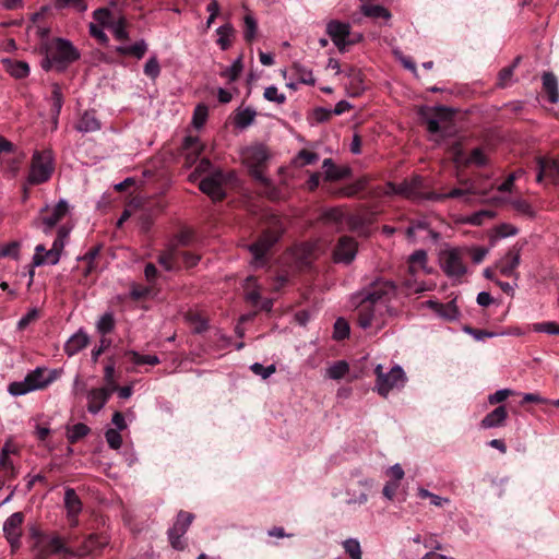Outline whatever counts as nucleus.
<instances>
[{
  "mask_svg": "<svg viewBox=\"0 0 559 559\" xmlns=\"http://www.w3.org/2000/svg\"><path fill=\"white\" fill-rule=\"evenodd\" d=\"M508 418V411L504 405L496 407L488 413L480 421V426L485 429L497 428L503 426Z\"/></svg>",
  "mask_w": 559,
  "mask_h": 559,
  "instance_id": "4be33fe9",
  "label": "nucleus"
},
{
  "mask_svg": "<svg viewBox=\"0 0 559 559\" xmlns=\"http://www.w3.org/2000/svg\"><path fill=\"white\" fill-rule=\"evenodd\" d=\"M207 107L203 104L198 105L194 108L193 117H192V123L195 128H201L206 121L207 118Z\"/></svg>",
  "mask_w": 559,
  "mask_h": 559,
  "instance_id": "13d9d810",
  "label": "nucleus"
},
{
  "mask_svg": "<svg viewBox=\"0 0 559 559\" xmlns=\"http://www.w3.org/2000/svg\"><path fill=\"white\" fill-rule=\"evenodd\" d=\"M178 249L170 246L159 255L158 263L167 271H171L177 266Z\"/></svg>",
  "mask_w": 559,
  "mask_h": 559,
  "instance_id": "473e14b6",
  "label": "nucleus"
},
{
  "mask_svg": "<svg viewBox=\"0 0 559 559\" xmlns=\"http://www.w3.org/2000/svg\"><path fill=\"white\" fill-rule=\"evenodd\" d=\"M349 335V325L343 318H338L334 323L333 337L337 341L344 340Z\"/></svg>",
  "mask_w": 559,
  "mask_h": 559,
  "instance_id": "4d7b16f0",
  "label": "nucleus"
},
{
  "mask_svg": "<svg viewBox=\"0 0 559 559\" xmlns=\"http://www.w3.org/2000/svg\"><path fill=\"white\" fill-rule=\"evenodd\" d=\"M258 31V24L255 19L251 14H247L243 17V38L246 41L251 43Z\"/></svg>",
  "mask_w": 559,
  "mask_h": 559,
  "instance_id": "37998d69",
  "label": "nucleus"
},
{
  "mask_svg": "<svg viewBox=\"0 0 559 559\" xmlns=\"http://www.w3.org/2000/svg\"><path fill=\"white\" fill-rule=\"evenodd\" d=\"M91 429L87 425L79 423L68 428L67 438L70 443H75L80 439L84 438L90 433Z\"/></svg>",
  "mask_w": 559,
  "mask_h": 559,
  "instance_id": "58836bf2",
  "label": "nucleus"
},
{
  "mask_svg": "<svg viewBox=\"0 0 559 559\" xmlns=\"http://www.w3.org/2000/svg\"><path fill=\"white\" fill-rule=\"evenodd\" d=\"M242 56H239L231 66L227 67L221 72V76L227 79L229 82L236 81L242 72Z\"/></svg>",
  "mask_w": 559,
  "mask_h": 559,
  "instance_id": "ea45409f",
  "label": "nucleus"
},
{
  "mask_svg": "<svg viewBox=\"0 0 559 559\" xmlns=\"http://www.w3.org/2000/svg\"><path fill=\"white\" fill-rule=\"evenodd\" d=\"M82 501L73 488H66L64 491V508L67 516L79 515L82 511Z\"/></svg>",
  "mask_w": 559,
  "mask_h": 559,
  "instance_id": "bb28decb",
  "label": "nucleus"
},
{
  "mask_svg": "<svg viewBox=\"0 0 559 559\" xmlns=\"http://www.w3.org/2000/svg\"><path fill=\"white\" fill-rule=\"evenodd\" d=\"M97 331L102 335L110 333L115 328V319L111 312L104 313L96 324Z\"/></svg>",
  "mask_w": 559,
  "mask_h": 559,
  "instance_id": "a18cd8bd",
  "label": "nucleus"
},
{
  "mask_svg": "<svg viewBox=\"0 0 559 559\" xmlns=\"http://www.w3.org/2000/svg\"><path fill=\"white\" fill-rule=\"evenodd\" d=\"M186 319L194 333H202L209 328L207 320L199 313H189L186 316Z\"/></svg>",
  "mask_w": 559,
  "mask_h": 559,
  "instance_id": "c03bdc74",
  "label": "nucleus"
},
{
  "mask_svg": "<svg viewBox=\"0 0 559 559\" xmlns=\"http://www.w3.org/2000/svg\"><path fill=\"white\" fill-rule=\"evenodd\" d=\"M368 223L367 215L364 213L349 214L345 217V224L350 230H358Z\"/></svg>",
  "mask_w": 559,
  "mask_h": 559,
  "instance_id": "49530a36",
  "label": "nucleus"
},
{
  "mask_svg": "<svg viewBox=\"0 0 559 559\" xmlns=\"http://www.w3.org/2000/svg\"><path fill=\"white\" fill-rule=\"evenodd\" d=\"M255 118V111L251 108L238 110L235 117V124L240 129L249 127Z\"/></svg>",
  "mask_w": 559,
  "mask_h": 559,
  "instance_id": "a19ab883",
  "label": "nucleus"
},
{
  "mask_svg": "<svg viewBox=\"0 0 559 559\" xmlns=\"http://www.w3.org/2000/svg\"><path fill=\"white\" fill-rule=\"evenodd\" d=\"M194 515L187 511H179L174 525L168 530L167 535L171 547L176 550H183L186 542L182 539L190 527Z\"/></svg>",
  "mask_w": 559,
  "mask_h": 559,
  "instance_id": "9d476101",
  "label": "nucleus"
},
{
  "mask_svg": "<svg viewBox=\"0 0 559 559\" xmlns=\"http://www.w3.org/2000/svg\"><path fill=\"white\" fill-rule=\"evenodd\" d=\"M55 170L53 155L50 150L35 151L32 156L25 185L37 186L47 182Z\"/></svg>",
  "mask_w": 559,
  "mask_h": 559,
  "instance_id": "7ed1b4c3",
  "label": "nucleus"
},
{
  "mask_svg": "<svg viewBox=\"0 0 559 559\" xmlns=\"http://www.w3.org/2000/svg\"><path fill=\"white\" fill-rule=\"evenodd\" d=\"M45 52L51 56V59L57 61V69L63 70L68 64L74 62L80 58V52L72 45V43L64 38H55L45 44Z\"/></svg>",
  "mask_w": 559,
  "mask_h": 559,
  "instance_id": "39448f33",
  "label": "nucleus"
},
{
  "mask_svg": "<svg viewBox=\"0 0 559 559\" xmlns=\"http://www.w3.org/2000/svg\"><path fill=\"white\" fill-rule=\"evenodd\" d=\"M292 71L294 72L299 83L314 85L316 79L311 69L299 62H295L292 67Z\"/></svg>",
  "mask_w": 559,
  "mask_h": 559,
  "instance_id": "72a5a7b5",
  "label": "nucleus"
},
{
  "mask_svg": "<svg viewBox=\"0 0 559 559\" xmlns=\"http://www.w3.org/2000/svg\"><path fill=\"white\" fill-rule=\"evenodd\" d=\"M146 50H147V44L143 39L134 43L133 45L118 46L116 48V51L119 55L133 56L136 59H142L144 57Z\"/></svg>",
  "mask_w": 559,
  "mask_h": 559,
  "instance_id": "2f4dec72",
  "label": "nucleus"
},
{
  "mask_svg": "<svg viewBox=\"0 0 559 559\" xmlns=\"http://www.w3.org/2000/svg\"><path fill=\"white\" fill-rule=\"evenodd\" d=\"M374 373L377 376L376 390L383 397H386L392 390L403 388L406 382L405 372L400 366H394L389 372H383L382 365H377Z\"/></svg>",
  "mask_w": 559,
  "mask_h": 559,
  "instance_id": "0eeeda50",
  "label": "nucleus"
},
{
  "mask_svg": "<svg viewBox=\"0 0 559 559\" xmlns=\"http://www.w3.org/2000/svg\"><path fill=\"white\" fill-rule=\"evenodd\" d=\"M383 309L373 306L372 304L360 300L357 309V323L366 330L369 328L381 329L383 320L381 319V311Z\"/></svg>",
  "mask_w": 559,
  "mask_h": 559,
  "instance_id": "ddd939ff",
  "label": "nucleus"
},
{
  "mask_svg": "<svg viewBox=\"0 0 559 559\" xmlns=\"http://www.w3.org/2000/svg\"><path fill=\"white\" fill-rule=\"evenodd\" d=\"M50 249L47 250L44 245H37L35 248V253L33 255V265L40 266L45 264L56 265L60 258L56 254V258H50Z\"/></svg>",
  "mask_w": 559,
  "mask_h": 559,
  "instance_id": "c756f323",
  "label": "nucleus"
},
{
  "mask_svg": "<svg viewBox=\"0 0 559 559\" xmlns=\"http://www.w3.org/2000/svg\"><path fill=\"white\" fill-rule=\"evenodd\" d=\"M418 497L421 499H430V503L436 507H442L444 503L449 502L448 498L435 495L425 488H418Z\"/></svg>",
  "mask_w": 559,
  "mask_h": 559,
  "instance_id": "e2e57ef3",
  "label": "nucleus"
},
{
  "mask_svg": "<svg viewBox=\"0 0 559 559\" xmlns=\"http://www.w3.org/2000/svg\"><path fill=\"white\" fill-rule=\"evenodd\" d=\"M52 111L58 116L63 105V96L61 88L58 84L52 85L51 91Z\"/></svg>",
  "mask_w": 559,
  "mask_h": 559,
  "instance_id": "0e129e2a",
  "label": "nucleus"
},
{
  "mask_svg": "<svg viewBox=\"0 0 559 559\" xmlns=\"http://www.w3.org/2000/svg\"><path fill=\"white\" fill-rule=\"evenodd\" d=\"M326 33L341 52L354 44V40L348 38L350 35V25L348 23L331 21L326 25Z\"/></svg>",
  "mask_w": 559,
  "mask_h": 559,
  "instance_id": "2eb2a0df",
  "label": "nucleus"
},
{
  "mask_svg": "<svg viewBox=\"0 0 559 559\" xmlns=\"http://www.w3.org/2000/svg\"><path fill=\"white\" fill-rule=\"evenodd\" d=\"M183 148L187 151V162L193 164L202 153L203 145L199 138L189 135L183 140Z\"/></svg>",
  "mask_w": 559,
  "mask_h": 559,
  "instance_id": "cd10ccee",
  "label": "nucleus"
},
{
  "mask_svg": "<svg viewBox=\"0 0 559 559\" xmlns=\"http://www.w3.org/2000/svg\"><path fill=\"white\" fill-rule=\"evenodd\" d=\"M143 72L153 81H155L158 78V75L160 74V66L155 55L151 56L148 60L145 62Z\"/></svg>",
  "mask_w": 559,
  "mask_h": 559,
  "instance_id": "de8ad7c7",
  "label": "nucleus"
},
{
  "mask_svg": "<svg viewBox=\"0 0 559 559\" xmlns=\"http://www.w3.org/2000/svg\"><path fill=\"white\" fill-rule=\"evenodd\" d=\"M246 299L252 305H258L261 299L259 286L257 280L253 276H248L245 282Z\"/></svg>",
  "mask_w": 559,
  "mask_h": 559,
  "instance_id": "f704fd0d",
  "label": "nucleus"
},
{
  "mask_svg": "<svg viewBox=\"0 0 559 559\" xmlns=\"http://www.w3.org/2000/svg\"><path fill=\"white\" fill-rule=\"evenodd\" d=\"M423 178L420 176H414L409 180H404L400 185L393 182H386L385 186H377L370 190V197L381 198L383 195L399 194L409 200H421L424 198Z\"/></svg>",
  "mask_w": 559,
  "mask_h": 559,
  "instance_id": "f03ea898",
  "label": "nucleus"
},
{
  "mask_svg": "<svg viewBox=\"0 0 559 559\" xmlns=\"http://www.w3.org/2000/svg\"><path fill=\"white\" fill-rule=\"evenodd\" d=\"M319 160V155L314 152H310V151H307V150H301L298 155L296 156L295 158V164L297 166H306V165H311V164H314Z\"/></svg>",
  "mask_w": 559,
  "mask_h": 559,
  "instance_id": "603ef678",
  "label": "nucleus"
},
{
  "mask_svg": "<svg viewBox=\"0 0 559 559\" xmlns=\"http://www.w3.org/2000/svg\"><path fill=\"white\" fill-rule=\"evenodd\" d=\"M263 97L271 103H275L282 105L286 102V96L284 93L278 92V88L275 85H270L265 87Z\"/></svg>",
  "mask_w": 559,
  "mask_h": 559,
  "instance_id": "8fccbe9b",
  "label": "nucleus"
},
{
  "mask_svg": "<svg viewBox=\"0 0 559 559\" xmlns=\"http://www.w3.org/2000/svg\"><path fill=\"white\" fill-rule=\"evenodd\" d=\"M519 229L511 224H500L495 228V239H502L511 236H515Z\"/></svg>",
  "mask_w": 559,
  "mask_h": 559,
  "instance_id": "052dcab7",
  "label": "nucleus"
},
{
  "mask_svg": "<svg viewBox=\"0 0 559 559\" xmlns=\"http://www.w3.org/2000/svg\"><path fill=\"white\" fill-rule=\"evenodd\" d=\"M119 431L120 430L109 428L105 432L106 441H107L108 445L114 450H118L122 445V437Z\"/></svg>",
  "mask_w": 559,
  "mask_h": 559,
  "instance_id": "bf43d9fd",
  "label": "nucleus"
},
{
  "mask_svg": "<svg viewBox=\"0 0 559 559\" xmlns=\"http://www.w3.org/2000/svg\"><path fill=\"white\" fill-rule=\"evenodd\" d=\"M440 265L447 276L452 278H460L467 271L463 261V253L457 248L442 251L440 253Z\"/></svg>",
  "mask_w": 559,
  "mask_h": 559,
  "instance_id": "9b49d317",
  "label": "nucleus"
},
{
  "mask_svg": "<svg viewBox=\"0 0 559 559\" xmlns=\"http://www.w3.org/2000/svg\"><path fill=\"white\" fill-rule=\"evenodd\" d=\"M360 11L365 16L383 20H389L391 17L390 11L383 5L373 4L370 0H360Z\"/></svg>",
  "mask_w": 559,
  "mask_h": 559,
  "instance_id": "a878e982",
  "label": "nucleus"
},
{
  "mask_svg": "<svg viewBox=\"0 0 559 559\" xmlns=\"http://www.w3.org/2000/svg\"><path fill=\"white\" fill-rule=\"evenodd\" d=\"M109 544V537L104 534H90L83 540L82 545L74 550V556L78 559H83L96 551H102Z\"/></svg>",
  "mask_w": 559,
  "mask_h": 559,
  "instance_id": "dca6fc26",
  "label": "nucleus"
},
{
  "mask_svg": "<svg viewBox=\"0 0 559 559\" xmlns=\"http://www.w3.org/2000/svg\"><path fill=\"white\" fill-rule=\"evenodd\" d=\"M70 211V205L67 200L61 199L53 206L46 205L40 210V224L43 231L49 234L59 222H61Z\"/></svg>",
  "mask_w": 559,
  "mask_h": 559,
  "instance_id": "f8f14e48",
  "label": "nucleus"
},
{
  "mask_svg": "<svg viewBox=\"0 0 559 559\" xmlns=\"http://www.w3.org/2000/svg\"><path fill=\"white\" fill-rule=\"evenodd\" d=\"M543 88L548 94V100L556 104L559 100L558 80L551 72L543 75Z\"/></svg>",
  "mask_w": 559,
  "mask_h": 559,
  "instance_id": "c85d7f7f",
  "label": "nucleus"
},
{
  "mask_svg": "<svg viewBox=\"0 0 559 559\" xmlns=\"http://www.w3.org/2000/svg\"><path fill=\"white\" fill-rule=\"evenodd\" d=\"M111 391L106 388L93 389L87 393V409L91 414H97L107 403Z\"/></svg>",
  "mask_w": 559,
  "mask_h": 559,
  "instance_id": "aec40b11",
  "label": "nucleus"
},
{
  "mask_svg": "<svg viewBox=\"0 0 559 559\" xmlns=\"http://www.w3.org/2000/svg\"><path fill=\"white\" fill-rule=\"evenodd\" d=\"M357 253V242L354 238L343 236L334 249V260L338 263H350Z\"/></svg>",
  "mask_w": 559,
  "mask_h": 559,
  "instance_id": "f3484780",
  "label": "nucleus"
},
{
  "mask_svg": "<svg viewBox=\"0 0 559 559\" xmlns=\"http://www.w3.org/2000/svg\"><path fill=\"white\" fill-rule=\"evenodd\" d=\"M523 246L520 243L513 245L497 262L495 269L500 275L511 277L515 282L520 278L518 266L521 263V253Z\"/></svg>",
  "mask_w": 559,
  "mask_h": 559,
  "instance_id": "1a4fd4ad",
  "label": "nucleus"
},
{
  "mask_svg": "<svg viewBox=\"0 0 559 559\" xmlns=\"http://www.w3.org/2000/svg\"><path fill=\"white\" fill-rule=\"evenodd\" d=\"M241 157L250 169L252 177L264 186H269L270 180L263 170V166L269 158L267 148L263 144L251 145L242 151Z\"/></svg>",
  "mask_w": 559,
  "mask_h": 559,
  "instance_id": "20e7f679",
  "label": "nucleus"
},
{
  "mask_svg": "<svg viewBox=\"0 0 559 559\" xmlns=\"http://www.w3.org/2000/svg\"><path fill=\"white\" fill-rule=\"evenodd\" d=\"M102 128L100 121L97 119L95 111H85L79 119L75 129L82 133L98 131Z\"/></svg>",
  "mask_w": 559,
  "mask_h": 559,
  "instance_id": "393cba45",
  "label": "nucleus"
},
{
  "mask_svg": "<svg viewBox=\"0 0 559 559\" xmlns=\"http://www.w3.org/2000/svg\"><path fill=\"white\" fill-rule=\"evenodd\" d=\"M181 259L186 267H193L198 264L201 257L189 251H180L178 249V260Z\"/></svg>",
  "mask_w": 559,
  "mask_h": 559,
  "instance_id": "774afa93",
  "label": "nucleus"
},
{
  "mask_svg": "<svg viewBox=\"0 0 559 559\" xmlns=\"http://www.w3.org/2000/svg\"><path fill=\"white\" fill-rule=\"evenodd\" d=\"M194 234L190 229H183L181 230L177 236L176 239L170 246H175L177 249L179 246L187 247L190 246L193 241Z\"/></svg>",
  "mask_w": 559,
  "mask_h": 559,
  "instance_id": "680f3d73",
  "label": "nucleus"
},
{
  "mask_svg": "<svg viewBox=\"0 0 559 559\" xmlns=\"http://www.w3.org/2000/svg\"><path fill=\"white\" fill-rule=\"evenodd\" d=\"M424 305L444 320L454 321L460 317V310L455 300H451L447 304H442L437 300H427Z\"/></svg>",
  "mask_w": 559,
  "mask_h": 559,
  "instance_id": "a211bd4d",
  "label": "nucleus"
},
{
  "mask_svg": "<svg viewBox=\"0 0 559 559\" xmlns=\"http://www.w3.org/2000/svg\"><path fill=\"white\" fill-rule=\"evenodd\" d=\"M217 33V44L223 50H226L231 45V38L234 36V28L230 24H224L219 26L216 31Z\"/></svg>",
  "mask_w": 559,
  "mask_h": 559,
  "instance_id": "e433bc0d",
  "label": "nucleus"
},
{
  "mask_svg": "<svg viewBox=\"0 0 559 559\" xmlns=\"http://www.w3.org/2000/svg\"><path fill=\"white\" fill-rule=\"evenodd\" d=\"M349 371V366L345 360H338L326 369V377L333 380L344 378Z\"/></svg>",
  "mask_w": 559,
  "mask_h": 559,
  "instance_id": "4c0bfd02",
  "label": "nucleus"
},
{
  "mask_svg": "<svg viewBox=\"0 0 559 559\" xmlns=\"http://www.w3.org/2000/svg\"><path fill=\"white\" fill-rule=\"evenodd\" d=\"M464 163L466 165L474 164L477 166H485L487 164V156L483 148L476 147L472 151L469 157Z\"/></svg>",
  "mask_w": 559,
  "mask_h": 559,
  "instance_id": "69168bd1",
  "label": "nucleus"
},
{
  "mask_svg": "<svg viewBox=\"0 0 559 559\" xmlns=\"http://www.w3.org/2000/svg\"><path fill=\"white\" fill-rule=\"evenodd\" d=\"M55 8L58 10L73 8L78 12H85L87 3L85 0H55Z\"/></svg>",
  "mask_w": 559,
  "mask_h": 559,
  "instance_id": "09e8293b",
  "label": "nucleus"
},
{
  "mask_svg": "<svg viewBox=\"0 0 559 559\" xmlns=\"http://www.w3.org/2000/svg\"><path fill=\"white\" fill-rule=\"evenodd\" d=\"M342 546L350 559H362V551L358 539L347 538L342 543Z\"/></svg>",
  "mask_w": 559,
  "mask_h": 559,
  "instance_id": "79ce46f5",
  "label": "nucleus"
},
{
  "mask_svg": "<svg viewBox=\"0 0 559 559\" xmlns=\"http://www.w3.org/2000/svg\"><path fill=\"white\" fill-rule=\"evenodd\" d=\"M395 293V285L386 280L377 278L367 288L358 294V298L370 302L381 309L385 308V301Z\"/></svg>",
  "mask_w": 559,
  "mask_h": 559,
  "instance_id": "423d86ee",
  "label": "nucleus"
},
{
  "mask_svg": "<svg viewBox=\"0 0 559 559\" xmlns=\"http://www.w3.org/2000/svg\"><path fill=\"white\" fill-rule=\"evenodd\" d=\"M281 231L277 229L265 230L260 238L252 243L249 249L253 255V263L255 266L263 264V259L271 247L280 239Z\"/></svg>",
  "mask_w": 559,
  "mask_h": 559,
  "instance_id": "4468645a",
  "label": "nucleus"
},
{
  "mask_svg": "<svg viewBox=\"0 0 559 559\" xmlns=\"http://www.w3.org/2000/svg\"><path fill=\"white\" fill-rule=\"evenodd\" d=\"M538 174L537 182H542L544 176L559 177V160L548 159L546 157L537 158Z\"/></svg>",
  "mask_w": 559,
  "mask_h": 559,
  "instance_id": "b1692460",
  "label": "nucleus"
},
{
  "mask_svg": "<svg viewBox=\"0 0 559 559\" xmlns=\"http://www.w3.org/2000/svg\"><path fill=\"white\" fill-rule=\"evenodd\" d=\"M533 330L538 333L559 335V324L554 321L534 323Z\"/></svg>",
  "mask_w": 559,
  "mask_h": 559,
  "instance_id": "6e6d98bb",
  "label": "nucleus"
},
{
  "mask_svg": "<svg viewBox=\"0 0 559 559\" xmlns=\"http://www.w3.org/2000/svg\"><path fill=\"white\" fill-rule=\"evenodd\" d=\"M94 20L98 23L97 25L108 27L114 22L111 11L107 8H99L93 12Z\"/></svg>",
  "mask_w": 559,
  "mask_h": 559,
  "instance_id": "3c124183",
  "label": "nucleus"
},
{
  "mask_svg": "<svg viewBox=\"0 0 559 559\" xmlns=\"http://www.w3.org/2000/svg\"><path fill=\"white\" fill-rule=\"evenodd\" d=\"M231 177V173L224 174L222 170H214L200 181L199 188L213 201H221L226 195L224 186Z\"/></svg>",
  "mask_w": 559,
  "mask_h": 559,
  "instance_id": "6e6552de",
  "label": "nucleus"
},
{
  "mask_svg": "<svg viewBox=\"0 0 559 559\" xmlns=\"http://www.w3.org/2000/svg\"><path fill=\"white\" fill-rule=\"evenodd\" d=\"M61 373V369L48 370L44 367H37L28 372L24 380L10 383L8 392L13 396H21L33 391L43 390L57 380Z\"/></svg>",
  "mask_w": 559,
  "mask_h": 559,
  "instance_id": "f257e3e1",
  "label": "nucleus"
},
{
  "mask_svg": "<svg viewBox=\"0 0 559 559\" xmlns=\"http://www.w3.org/2000/svg\"><path fill=\"white\" fill-rule=\"evenodd\" d=\"M7 72L15 79H24L29 74V66L21 60H5Z\"/></svg>",
  "mask_w": 559,
  "mask_h": 559,
  "instance_id": "7c9ffc66",
  "label": "nucleus"
},
{
  "mask_svg": "<svg viewBox=\"0 0 559 559\" xmlns=\"http://www.w3.org/2000/svg\"><path fill=\"white\" fill-rule=\"evenodd\" d=\"M109 29L118 40H124L128 38V33L126 31V20L123 17H119L117 21H114L110 24Z\"/></svg>",
  "mask_w": 559,
  "mask_h": 559,
  "instance_id": "5fc2aeb1",
  "label": "nucleus"
},
{
  "mask_svg": "<svg viewBox=\"0 0 559 559\" xmlns=\"http://www.w3.org/2000/svg\"><path fill=\"white\" fill-rule=\"evenodd\" d=\"M126 356L136 366L140 365H151L155 366L160 362L159 358L156 355H141L135 350H128Z\"/></svg>",
  "mask_w": 559,
  "mask_h": 559,
  "instance_id": "c9c22d12",
  "label": "nucleus"
},
{
  "mask_svg": "<svg viewBox=\"0 0 559 559\" xmlns=\"http://www.w3.org/2000/svg\"><path fill=\"white\" fill-rule=\"evenodd\" d=\"M250 369L253 371V373L262 377V379H267L276 371L275 365L264 367L260 362H254L253 365H251Z\"/></svg>",
  "mask_w": 559,
  "mask_h": 559,
  "instance_id": "338daca9",
  "label": "nucleus"
},
{
  "mask_svg": "<svg viewBox=\"0 0 559 559\" xmlns=\"http://www.w3.org/2000/svg\"><path fill=\"white\" fill-rule=\"evenodd\" d=\"M88 343V335L83 330H79L66 342L63 349L64 353L71 357L84 349Z\"/></svg>",
  "mask_w": 559,
  "mask_h": 559,
  "instance_id": "412c9836",
  "label": "nucleus"
},
{
  "mask_svg": "<svg viewBox=\"0 0 559 559\" xmlns=\"http://www.w3.org/2000/svg\"><path fill=\"white\" fill-rule=\"evenodd\" d=\"M408 263H413L419 266L425 273H429L427 266V252L423 249L416 250L408 257Z\"/></svg>",
  "mask_w": 559,
  "mask_h": 559,
  "instance_id": "864d4df0",
  "label": "nucleus"
},
{
  "mask_svg": "<svg viewBox=\"0 0 559 559\" xmlns=\"http://www.w3.org/2000/svg\"><path fill=\"white\" fill-rule=\"evenodd\" d=\"M69 539L70 538H64L57 534L48 536L45 543L47 556L52 554H63L67 559H71L74 556V550L67 545Z\"/></svg>",
  "mask_w": 559,
  "mask_h": 559,
  "instance_id": "6ab92c4d",
  "label": "nucleus"
},
{
  "mask_svg": "<svg viewBox=\"0 0 559 559\" xmlns=\"http://www.w3.org/2000/svg\"><path fill=\"white\" fill-rule=\"evenodd\" d=\"M24 521V514L22 512H15L11 514L3 523V533L5 537H11L16 540V536L22 535L21 526Z\"/></svg>",
  "mask_w": 559,
  "mask_h": 559,
  "instance_id": "5701e85b",
  "label": "nucleus"
}]
</instances>
